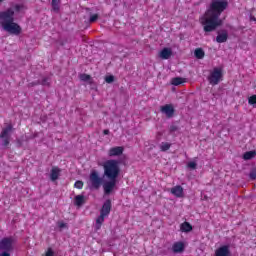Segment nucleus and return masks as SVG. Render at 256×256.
Returning <instances> with one entry per match:
<instances>
[{
  "label": "nucleus",
  "instance_id": "dca6fc26",
  "mask_svg": "<svg viewBox=\"0 0 256 256\" xmlns=\"http://www.w3.org/2000/svg\"><path fill=\"white\" fill-rule=\"evenodd\" d=\"M85 203V196L83 195H77L74 198V205H76V207H81V205H83Z\"/></svg>",
  "mask_w": 256,
  "mask_h": 256
},
{
  "label": "nucleus",
  "instance_id": "6e6552de",
  "mask_svg": "<svg viewBox=\"0 0 256 256\" xmlns=\"http://www.w3.org/2000/svg\"><path fill=\"white\" fill-rule=\"evenodd\" d=\"M123 151H125L123 146L112 147L108 150V157H119V155H123Z\"/></svg>",
  "mask_w": 256,
  "mask_h": 256
},
{
  "label": "nucleus",
  "instance_id": "f8f14e48",
  "mask_svg": "<svg viewBox=\"0 0 256 256\" xmlns=\"http://www.w3.org/2000/svg\"><path fill=\"white\" fill-rule=\"evenodd\" d=\"M229 39V33L227 30H221L218 32V35L216 37L217 43H225Z\"/></svg>",
  "mask_w": 256,
  "mask_h": 256
},
{
  "label": "nucleus",
  "instance_id": "4be33fe9",
  "mask_svg": "<svg viewBox=\"0 0 256 256\" xmlns=\"http://www.w3.org/2000/svg\"><path fill=\"white\" fill-rule=\"evenodd\" d=\"M194 55L196 59H203L205 57V52L203 49L198 48L194 51Z\"/></svg>",
  "mask_w": 256,
  "mask_h": 256
},
{
  "label": "nucleus",
  "instance_id": "a878e982",
  "mask_svg": "<svg viewBox=\"0 0 256 256\" xmlns=\"http://www.w3.org/2000/svg\"><path fill=\"white\" fill-rule=\"evenodd\" d=\"M249 105H256V95H252L248 98Z\"/></svg>",
  "mask_w": 256,
  "mask_h": 256
},
{
  "label": "nucleus",
  "instance_id": "f03ea898",
  "mask_svg": "<svg viewBox=\"0 0 256 256\" xmlns=\"http://www.w3.org/2000/svg\"><path fill=\"white\" fill-rule=\"evenodd\" d=\"M229 2L226 0H213L209 9L200 18V23L204 26V31L209 33L215 31L217 27L223 24V20L220 19L221 13L227 9Z\"/></svg>",
  "mask_w": 256,
  "mask_h": 256
},
{
  "label": "nucleus",
  "instance_id": "39448f33",
  "mask_svg": "<svg viewBox=\"0 0 256 256\" xmlns=\"http://www.w3.org/2000/svg\"><path fill=\"white\" fill-rule=\"evenodd\" d=\"M223 80V70L221 68H214L210 71L208 81L210 85H219L220 81Z\"/></svg>",
  "mask_w": 256,
  "mask_h": 256
},
{
  "label": "nucleus",
  "instance_id": "9b49d317",
  "mask_svg": "<svg viewBox=\"0 0 256 256\" xmlns=\"http://www.w3.org/2000/svg\"><path fill=\"white\" fill-rule=\"evenodd\" d=\"M109 213H111V200H106L100 210V215L109 217Z\"/></svg>",
  "mask_w": 256,
  "mask_h": 256
},
{
  "label": "nucleus",
  "instance_id": "423d86ee",
  "mask_svg": "<svg viewBox=\"0 0 256 256\" xmlns=\"http://www.w3.org/2000/svg\"><path fill=\"white\" fill-rule=\"evenodd\" d=\"M12 129L13 127L11 125H8L6 128L2 130L0 137L3 141L4 147H7V145H9V138L11 137Z\"/></svg>",
  "mask_w": 256,
  "mask_h": 256
},
{
  "label": "nucleus",
  "instance_id": "bb28decb",
  "mask_svg": "<svg viewBox=\"0 0 256 256\" xmlns=\"http://www.w3.org/2000/svg\"><path fill=\"white\" fill-rule=\"evenodd\" d=\"M187 167H188L189 169H197V162H195V161H190V162H188Z\"/></svg>",
  "mask_w": 256,
  "mask_h": 256
},
{
  "label": "nucleus",
  "instance_id": "cd10ccee",
  "mask_svg": "<svg viewBox=\"0 0 256 256\" xmlns=\"http://www.w3.org/2000/svg\"><path fill=\"white\" fill-rule=\"evenodd\" d=\"M105 81H106V83H113V81H115V76L108 75L105 77Z\"/></svg>",
  "mask_w": 256,
  "mask_h": 256
},
{
  "label": "nucleus",
  "instance_id": "5701e85b",
  "mask_svg": "<svg viewBox=\"0 0 256 256\" xmlns=\"http://www.w3.org/2000/svg\"><path fill=\"white\" fill-rule=\"evenodd\" d=\"M160 149H161V151H169V149H171V143H169V142H162L160 144Z\"/></svg>",
  "mask_w": 256,
  "mask_h": 256
},
{
  "label": "nucleus",
  "instance_id": "7c9ffc66",
  "mask_svg": "<svg viewBox=\"0 0 256 256\" xmlns=\"http://www.w3.org/2000/svg\"><path fill=\"white\" fill-rule=\"evenodd\" d=\"M97 19H99V16L97 14L90 16V23H95Z\"/></svg>",
  "mask_w": 256,
  "mask_h": 256
},
{
  "label": "nucleus",
  "instance_id": "f704fd0d",
  "mask_svg": "<svg viewBox=\"0 0 256 256\" xmlns=\"http://www.w3.org/2000/svg\"><path fill=\"white\" fill-rule=\"evenodd\" d=\"M3 2V0H0V3Z\"/></svg>",
  "mask_w": 256,
  "mask_h": 256
},
{
  "label": "nucleus",
  "instance_id": "20e7f679",
  "mask_svg": "<svg viewBox=\"0 0 256 256\" xmlns=\"http://www.w3.org/2000/svg\"><path fill=\"white\" fill-rule=\"evenodd\" d=\"M15 247V239L6 237L0 241V256H11V251Z\"/></svg>",
  "mask_w": 256,
  "mask_h": 256
},
{
  "label": "nucleus",
  "instance_id": "ddd939ff",
  "mask_svg": "<svg viewBox=\"0 0 256 256\" xmlns=\"http://www.w3.org/2000/svg\"><path fill=\"white\" fill-rule=\"evenodd\" d=\"M171 55H173V50L171 48H163L159 52L160 59L167 60V59H169L171 57Z\"/></svg>",
  "mask_w": 256,
  "mask_h": 256
},
{
  "label": "nucleus",
  "instance_id": "f3484780",
  "mask_svg": "<svg viewBox=\"0 0 256 256\" xmlns=\"http://www.w3.org/2000/svg\"><path fill=\"white\" fill-rule=\"evenodd\" d=\"M180 229L183 233H189L190 231H193V226L189 222H184L181 224Z\"/></svg>",
  "mask_w": 256,
  "mask_h": 256
},
{
  "label": "nucleus",
  "instance_id": "c756f323",
  "mask_svg": "<svg viewBox=\"0 0 256 256\" xmlns=\"http://www.w3.org/2000/svg\"><path fill=\"white\" fill-rule=\"evenodd\" d=\"M57 225H58L59 229L67 228V224L63 221L58 222Z\"/></svg>",
  "mask_w": 256,
  "mask_h": 256
},
{
  "label": "nucleus",
  "instance_id": "393cba45",
  "mask_svg": "<svg viewBox=\"0 0 256 256\" xmlns=\"http://www.w3.org/2000/svg\"><path fill=\"white\" fill-rule=\"evenodd\" d=\"M60 0H52V7L54 11H59Z\"/></svg>",
  "mask_w": 256,
  "mask_h": 256
},
{
  "label": "nucleus",
  "instance_id": "b1692460",
  "mask_svg": "<svg viewBox=\"0 0 256 256\" xmlns=\"http://www.w3.org/2000/svg\"><path fill=\"white\" fill-rule=\"evenodd\" d=\"M44 256H57V253L55 252V250H53V248H48L45 251Z\"/></svg>",
  "mask_w": 256,
  "mask_h": 256
},
{
  "label": "nucleus",
  "instance_id": "a211bd4d",
  "mask_svg": "<svg viewBox=\"0 0 256 256\" xmlns=\"http://www.w3.org/2000/svg\"><path fill=\"white\" fill-rule=\"evenodd\" d=\"M105 217L106 216H103V214H100V216L96 219V224H95L96 231H99V229H101V226L105 222Z\"/></svg>",
  "mask_w": 256,
  "mask_h": 256
},
{
  "label": "nucleus",
  "instance_id": "2eb2a0df",
  "mask_svg": "<svg viewBox=\"0 0 256 256\" xmlns=\"http://www.w3.org/2000/svg\"><path fill=\"white\" fill-rule=\"evenodd\" d=\"M61 175V169L58 167H53L50 171V179L51 181H57L59 179V176Z\"/></svg>",
  "mask_w": 256,
  "mask_h": 256
},
{
  "label": "nucleus",
  "instance_id": "4468645a",
  "mask_svg": "<svg viewBox=\"0 0 256 256\" xmlns=\"http://www.w3.org/2000/svg\"><path fill=\"white\" fill-rule=\"evenodd\" d=\"M172 251H173V253H183V251H185V243L175 242L172 245Z\"/></svg>",
  "mask_w": 256,
  "mask_h": 256
},
{
  "label": "nucleus",
  "instance_id": "0eeeda50",
  "mask_svg": "<svg viewBox=\"0 0 256 256\" xmlns=\"http://www.w3.org/2000/svg\"><path fill=\"white\" fill-rule=\"evenodd\" d=\"M161 113L163 115H166V117L171 118L175 114V108L171 104H166L164 106H161L160 108Z\"/></svg>",
  "mask_w": 256,
  "mask_h": 256
},
{
  "label": "nucleus",
  "instance_id": "7ed1b4c3",
  "mask_svg": "<svg viewBox=\"0 0 256 256\" xmlns=\"http://www.w3.org/2000/svg\"><path fill=\"white\" fill-rule=\"evenodd\" d=\"M25 11V4H16L10 9L0 13V25L4 31L11 35H20L21 26L15 23V15Z\"/></svg>",
  "mask_w": 256,
  "mask_h": 256
},
{
  "label": "nucleus",
  "instance_id": "473e14b6",
  "mask_svg": "<svg viewBox=\"0 0 256 256\" xmlns=\"http://www.w3.org/2000/svg\"><path fill=\"white\" fill-rule=\"evenodd\" d=\"M41 85H49V79H44V80L41 82Z\"/></svg>",
  "mask_w": 256,
  "mask_h": 256
},
{
  "label": "nucleus",
  "instance_id": "1a4fd4ad",
  "mask_svg": "<svg viewBox=\"0 0 256 256\" xmlns=\"http://www.w3.org/2000/svg\"><path fill=\"white\" fill-rule=\"evenodd\" d=\"M170 192L172 193V195H174V197H178L179 199L185 197V192L181 185L172 187Z\"/></svg>",
  "mask_w": 256,
  "mask_h": 256
},
{
  "label": "nucleus",
  "instance_id": "c85d7f7f",
  "mask_svg": "<svg viewBox=\"0 0 256 256\" xmlns=\"http://www.w3.org/2000/svg\"><path fill=\"white\" fill-rule=\"evenodd\" d=\"M74 187L76 189H83V182L82 181H76L74 184Z\"/></svg>",
  "mask_w": 256,
  "mask_h": 256
},
{
  "label": "nucleus",
  "instance_id": "2f4dec72",
  "mask_svg": "<svg viewBox=\"0 0 256 256\" xmlns=\"http://www.w3.org/2000/svg\"><path fill=\"white\" fill-rule=\"evenodd\" d=\"M250 179L255 180L256 179V170L253 169L249 174Z\"/></svg>",
  "mask_w": 256,
  "mask_h": 256
},
{
  "label": "nucleus",
  "instance_id": "9d476101",
  "mask_svg": "<svg viewBox=\"0 0 256 256\" xmlns=\"http://www.w3.org/2000/svg\"><path fill=\"white\" fill-rule=\"evenodd\" d=\"M215 256H231L229 246L224 245L216 249Z\"/></svg>",
  "mask_w": 256,
  "mask_h": 256
},
{
  "label": "nucleus",
  "instance_id": "412c9836",
  "mask_svg": "<svg viewBox=\"0 0 256 256\" xmlns=\"http://www.w3.org/2000/svg\"><path fill=\"white\" fill-rule=\"evenodd\" d=\"M183 83H185V79L181 77L172 78L171 80V84L175 86L183 85Z\"/></svg>",
  "mask_w": 256,
  "mask_h": 256
},
{
  "label": "nucleus",
  "instance_id": "72a5a7b5",
  "mask_svg": "<svg viewBox=\"0 0 256 256\" xmlns=\"http://www.w3.org/2000/svg\"><path fill=\"white\" fill-rule=\"evenodd\" d=\"M104 135H109V130H104Z\"/></svg>",
  "mask_w": 256,
  "mask_h": 256
},
{
  "label": "nucleus",
  "instance_id": "6ab92c4d",
  "mask_svg": "<svg viewBox=\"0 0 256 256\" xmlns=\"http://www.w3.org/2000/svg\"><path fill=\"white\" fill-rule=\"evenodd\" d=\"M255 156H256V151L252 150V151L245 152L243 155V159L245 161H249L250 159H253Z\"/></svg>",
  "mask_w": 256,
  "mask_h": 256
},
{
  "label": "nucleus",
  "instance_id": "aec40b11",
  "mask_svg": "<svg viewBox=\"0 0 256 256\" xmlns=\"http://www.w3.org/2000/svg\"><path fill=\"white\" fill-rule=\"evenodd\" d=\"M80 79L82 81H84L85 83H88L89 85H91V83H93V78H91V76L89 74H81Z\"/></svg>",
  "mask_w": 256,
  "mask_h": 256
},
{
  "label": "nucleus",
  "instance_id": "f257e3e1",
  "mask_svg": "<svg viewBox=\"0 0 256 256\" xmlns=\"http://www.w3.org/2000/svg\"><path fill=\"white\" fill-rule=\"evenodd\" d=\"M104 169V178L99 177V172L93 170L90 173L89 185L92 189H99L103 187L105 195H109L117 185V179L121 175V167L119 166V161L115 159H109L100 164Z\"/></svg>",
  "mask_w": 256,
  "mask_h": 256
}]
</instances>
